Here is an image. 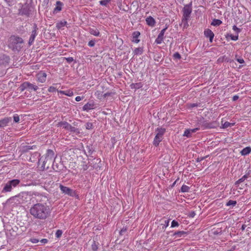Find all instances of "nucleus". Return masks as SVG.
<instances>
[{"mask_svg":"<svg viewBox=\"0 0 251 251\" xmlns=\"http://www.w3.org/2000/svg\"><path fill=\"white\" fill-rule=\"evenodd\" d=\"M50 207L46 203H37L33 205L29 209L30 214L35 219L45 220L51 213Z\"/></svg>","mask_w":251,"mask_h":251,"instance_id":"f257e3e1","label":"nucleus"},{"mask_svg":"<svg viewBox=\"0 0 251 251\" xmlns=\"http://www.w3.org/2000/svg\"><path fill=\"white\" fill-rule=\"evenodd\" d=\"M21 204L28 202L29 201L34 202L35 199L36 201L40 202L44 201L43 199H47V197L43 194L36 192H22L19 194Z\"/></svg>","mask_w":251,"mask_h":251,"instance_id":"f03ea898","label":"nucleus"},{"mask_svg":"<svg viewBox=\"0 0 251 251\" xmlns=\"http://www.w3.org/2000/svg\"><path fill=\"white\" fill-rule=\"evenodd\" d=\"M54 152L51 150H48L47 153L45 156H42L39 160V163L42 164V167L43 168L46 167L47 164V168L50 164H52L54 160Z\"/></svg>","mask_w":251,"mask_h":251,"instance_id":"7ed1b4c3","label":"nucleus"},{"mask_svg":"<svg viewBox=\"0 0 251 251\" xmlns=\"http://www.w3.org/2000/svg\"><path fill=\"white\" fill-rule=\"evenodd\" d=\"M9 42V46L13 50H19L22 47L21 45L23 43V40L21 37L13 36L10 38Z\"/></svg>","mask_w":251,"mask_h":251,"instance_id":"20e7f679","label":"nucleus"},{"mask_svg":"<svg viewBox=\"0 0 251 251\" xmlns=\"http://www.w3.org/2000/svg\"><path fill=\"white\" fill-rule=\"evenodd\" d=\"M20 182V180L18 179H14L8 181L4 184L3 189L1 191L2 193L11 192L13 188H15L19 184Z\"/></svg>","mask_w":251,"mask_h":251,"instance_id":"39448f33","label":"nucleus"},{"mask_svg":"<svg viewBox=\"0 0 251 251\" xmlns=\"http://www.w3.org/2000/svg\"><path fill=\"white\" fill-rule=\"evenodd\" d=\"M157 133L153 140V144L157 146L163 139V136L165 132V129L163 128H157Z\"/></svg>","mask_w":251,"mask_h":251,"instance_id":"423d86ee","label":"nucleus"},{"mask_svg":"<svg viewBox=\"0 0 251 251\" xmlns=\"http://www.w3.org/2000/svg\"><path fill=\"white\" fill-rule=\"evenodd\" d=\"M6 204L12 206L20 204L21 203L19 195L12 197L8 199L6 201Z\"/></svg>","mask_w":251,"mask_h":251,"instance_id":"0eeeda50","label":"nucleus"},{"mask_svg":"<svg viewBox=\"0 0 251 251\" xmlns=\"http://www.w3.org/2000/svg\"><path fill=\"white\" fill-rule=\"evenodd\" d=\"M59 188L63 193L68 195L70 196H75V192L73 189H70L69 187L64 186L61 184L59 185Z\"/></svg>","mask_w":251,"mask_h":251,"instance_id":"6e6552de","label":"nucleus"},{"mask_svg":"<svg viewBox=\"0 0 251 251\" xmlns=\"http://www.w3.org/2000/svg\"><path fill=\"white\" fill-rule=\"evenodd\" d=\"M59 126L71 132H75L77 130L75 127L72 126L68 123L66 122H62L59 123Z\"/></svg>","mask_w":251,"mask_h":251,"instance_id":"1a4fd4ad","label":"nucleus"},{"mask_svg":"<svg viewBox=\"0 0 251 251\" xmlns=\"http://www.w3.org/2000/svg\"><path fill=\"white\" fill-rule=\"evenodd\" d=\"M167 29V27H166L165 28H163L161 30L160 33L158 34L157 38L155 39V42L157 44H161L164 39V35L165 34V32Z\"/></svg>","mask_w":251,"mask_h":251,"instance_id":"9d476101","label":"nucleus"},{"mask_svg":"<svg viewBox=\"0 0 251 251\" xmlns=\"http://www.w3.org/2000/svg\"><path fill=\"white\" fill-rule=\"evenodd\" d=\"M192 12L191 8L188 6H185L183 9V20L187 22Z\"/></svg>","mask_w":251,"mask_h":251,"instance_id":"9b49d317","label":"nucleus"},{"mask_svg":"<svg viewBox=\"0 0 251 251\" xmlns=\"http://www.w3.org/2000/svg\"><path fill=\"white\" fill-rule=\"evenodd\" d=\"M37 77L39 82L44 83L46 80L47 74L44 72H40L37 74Z\"/></svg>","mask_w":251,"mask_h":251,"instance_id":"f8f14e48","label":"nucleus"},{"mask_svg":"<svg viewBox=\"0 0 251 251\" xmlns=\"http://www.w3.org/2000/svg\"><path fill=\"white\" fill-rule=\"evenodd\" d=\"M34 29L32 31L31 34L30 38L29 39L28 44L29 45H31L33 43L35 38L37 34V31L36 29L37 26H36V25H34Z\"/></svg>","mask_w":251,"mask_h":251,"instance_id":"ddd939ff","label":"nucleus"},{"mask_svg":"<svg viewBox=\"0 0 251 251\" xmlns=\"http://www.w3.org/2000/svg\"><path fill=\"white\" fill-rule=\"evenodd\" d=\"M95 108V104L94 102H90L85 104L83 106V110L84 111H88L90 110L94 109Z\"/></svg>","mask_w":251,"mask_h":251,"instance_id":"4468645a","label":"nucleus"},{"mask_svg":"<svg viewBox=\"0 0 251 251\" xmlns=\"http://www.w3.org/2000/svg\"><path fill=\"white\" fill-rule=\"evenodd\" d=\"M11 121V117H5L3 119H1L0 120V127H4L7 126Z\"/></svg>","mask_w":251,"mask_h":251,"instance_id":"2eb2a0df","label":"nucleus"},{"mask_svg":"<svg viewBox=\"0 0 251 251\" xmlns=\"http://www.w3.org/2000/svg\"><path fill=\"white\" fill-rule=\"evenodd\" d=\"M204 34L205 37L209 38V41L212 42L214 36L213 32L209 29L205 30Z\"/></svg>","mask_w":251,"mask_h":251,"instance_id":"dca6fc26","label":"nucleus"},{"mask_svg":"<svg viewBox=\"0 0 251 251\" xmlns=\"http://www.w3.org/2000/svg\"><path fill=\"white\" fill-rule=\"evenodd\" d=\"M147 24L150 26L153 27L155 25V21L151 16H149L146 19Z\"/></svg>","mask_w":251,"mask_h":251,"instance_id":"f3484780","label":"nucleus"},{"mask_svg":"<svg viewBox=\"0 0 251 251\" xmlns=\"http://www.w3.org/2000/svg\"><path fill=\"white\" fill-rule=\"evenodd\" d=\"M27 89L31 91L32 90H33L34 91H36L38 89V87L37 85H34L33 84L30 83L29 82H25Z\"/></svg>","mask_w":251,"mask_h":251,"instance_id":"a211bd4d","label":"nucleus"},{"mask_svg":"<svg viewBox=\"0 0 251 251\" xmlns=\"http://www.w3.org/2000/svg\"><path fill=\"white\" fill-rule=\"evenodd\" d=\"M140 35V33L139 31H135L133 33V40L132 42L135 43H138L139 42L140 40L138 39V37Z\"/></svg>","mask_w":251,"mask_h":251,"instance_id":"6ab92c4d","label":"nucleus"},{"mask_svg":"<svg viewBox=\"0 0 251 251\" xmlns=\"http://www.w3.org/2000/svg\"><path fill=\"white\" fill-rule=\"evenodd\" d=\"M58 93L63 94L69 97H72L74 95L73 92L71 90H68L66 91H57Z\"/></svg>","mask_w":251,"mask_h":251,"instance_id":"aec40b11","label":"nucleus"},{"mask_svg":"<svg viewBox=\"0 0 251 251\" xmlns=\"http://www.w3.org/2000/svg\"><path fill=\"white\" fill-rule=\"evenodd\" d=\"M187 235V232L184 231H176L174 233V236L176 237H184Z\"/></svg>","mask_w":251,"mask_h":251,"instance_id":"412c9836","label":"nucleus"},{"mask_svg":"<svg viewBox=\"0 0 251 251\" xmlns=\"http://www.w3.org/2000/svg\"><path fill=\"white\" fill-rule=\"evenodd\" d=\"M251 152V148L250 147H247L244 148L240 152L242 155H247Z\"/></svg>","mask_w":251,"mask_h":251,"instance_id":"4be33fe9","label":"nucleus"},{"mask_svg":"<svg viewBox=\"0 0 251 251\" xmlns=\"http://www.w3.org/2000/svg\"><path fill=\"white\" fill-rule=\"evenodd\" d=\"M62 2H60V1H57L56 2V6L55 8L54 9L53 12L54 13H56L58 12L61 11L62 9Z\"/></svg>","mask_w":251,"mask_h":251,"instance_id":"5701e85b","label":"nucleus"},{"mask_svg":"<svg viewBox=\"0 0 251 251\" xmlns=\"http://www.w3.org/2000/svg\"><path fill=\"white\" fill-rule=\"evenodd\" d=\"M89 32L90 34L95 36H99L100 35V32L98 29L97 28H90L89 29Z\"/></svg>","mask_w":251,"mask_h":251,"instance_id":"b1692460","label":"nucleus"},{"mask_svg":"<svg viewBox=\"0 0 251 251\" xmlns=\"http://www.w3.org/2000/svg\"><path fill=\"white\" fill-rule=\"evenodd\" d=\"M67 23L66 21H61L57 23L56 27L58 29H61L66 25Z\"/></svg>","mask_w":251,"mask_h":251,"instance_id":"393cba45","label":"nucleus"},{"mask_svg":"<svg viewBox=\"0 0 251 251\" xmlns=\"http://www.w3.org/2000/svg\"><path fill=\"white\" fill-rule=\"evenodd\" d=\"M222 23V22L220 20L215 19L212 21L211 24L213 26H219L221 25Z\"/></svg>","mask_w":251,"mask_h":251,"instance_id":"a878e982","label":"nucleus"},{"mask_svg":"<svg viewBox=\"0 0 251 251\" xmlns=\"http://www.w3.org/2000/svg\"><path fill=\"white\" fill-rule=\"evenodd\" d=\"M143 50L142 48H135L133 51L134 54L140 55L143 53Z\"/></svg>","mask_w":251,"mask_h":251,"instance_id":"bb28decb","label":"nucleus"},{"mask_svg":"<svg viewBox=\"0 0 251 251\" xmlns=\"http://www.w3.org/2000/svg\"><path fill=\"white\" fill-rule=\"evenodd\" d=\"M226 37H230L232 40L237 41L238 39V34H236V35H234L231 34H227Z\"/></svg>","mask_w":251,"mask_h":251,"instance_id":"cd10ccee","label":"nucleus"},{"mask_svg":"<svg viewBox=\"0 0 251 251\" xmlns=\"http://www.w3.org/2000/svg\"><path fill=\"white\" fill-rule=\"evenodd\" d=\"M95 95L99 100L103 99V94L100 91H97L95 93Z\"/></svg>","mask_w":251,"mask_h":251,"instance_id":"c85d7f7f","label":"nucleus"},{"mask_svg":"<svg viewBox=\"0 0 251 251\" xmlns=\"http://www.w3.org/2000/svg\"><path fill=\"white\" fill-rule=\"evenodd\" d=\"M57 84H53V86H50L48 89L49 92H55L57 91Z\"/></svg>","mask_w":251,"mask_h":251,"instance_id":"c756f323","label":"nucleus"},{"mask_svg":"<svg viewBox=\"0 0 251 251\" xmlns=\"http://www.w3.org/2000/svg\"><path fill=\"white\" fill-rule=\"evenodd\" d=\"M234 125V123H230L228 122H225L224 124H222V126L223 128H226L228 127H231Z\"/></svg>","mask_w":251,"mask_h":251,"instance_id":"7c9ffc66","label":"nucleus"},{"mask_svg":"<svg viewBox=\"0 0 251 251\" xmlns=\"http://www.w3.org/2000/svg\"><path fill=\"white\" fill-rule=\"evenodd\" d=\"M190 189L189 187L186 185H183L181 188V191L182 192H187Z\"/></svg>","mask_w":251,"mask_h":251,"instance_id":"2f4dec72","label":"nucleus"},{"mask_svg":"<svg viewBox=\"0 0 251 251\" xmlns=\"http://www.w3.org/2000/svg\"><path fill=\"white\" fill-rule=\"evenodd\" d=\"M248 178V176L245 175L244 176H243L241 178H240L239 180H238L236 182V184H239L240 183H241L242 182H243L245 179H246L247 178Z\"/></svg>","mask_w":251,"mask_h":251,"instance_id":"473e14b6","label":"nucleus"},{"mask_svg":"<svg viewBox=\"0 0 251 251\" xmlns=\"http://www.w3.org/2000/svg\"><path fill=\"white\" fill-rule=\"evenodd\" d=\"M21 13L22 14H24L26 15H28L29 14L28 9L26 8H23L21 11Z\"/></svg>","mask_w":251,"mask_h":251,"instance_id":"72a5a7b5","label":"nucleus"},{"mask_svg":"<svg viewBox=\"0 0 251 251\" xmlns=\"http://www.w3.org/2000/svg\"><path fill=\"white\" fill-rule=\"evenodd\" d=\"M236 204V201H235L230 200L226 204V206H234Z\"/></svg>","mask_w":251,"mask_h":251,"instance_id":"f704fd0d","label":"nucleus"},{"mask_svg":"<svg viewBox=\"0 0 251 251\" xmlns=\"http://www.w3.org/2000/svg\"><path fill=\"white\" fill-rule=\"evenodd\" d=\"M19 88H20V90L21 91H24L25 89H27V87H26V85L25 82L23 83H22L21 85V86H20Z\"/></svg>","mask_w":251,"mask_h":251,"instance_id":"c9c22d12","label":"nucleus"},{"mask_svg":"<svg viewBox=\"0 0 251 251\" xmlns=\"http://www.w3.org/2000/svg\"><path fill=\"white\" fill-rule=\"evenodd\" d=\"M191 132H190V131L189 130V129H186L185 130L184 133H183V136H186L187 137H191Z\"/></svg>","mask_w":251,"mask_h":251,"instance_id":"e433bc0d","label":"nucleus"},{"mask_svg":"<svg viewBox=\"0 0 251 251\" xmlns=\"http://www.w3.org/2000/svg\"><path fill=\"white\" fill-rule=\"evenodd\" d=\"M232 29L236 32L237 34H238L241 32V29L237 27L236 25H234L232 26Z\"/></svg>","mask_w":251,"mask_h":251,"instance_id":"4c0bfd02","label":"nucleus"},{"mask_svg":"<svg viewBox=\"0 0 251 251\" xmlns=\"http://www.w3.org/2000/svg\"><path fill=\"white\" fill-rule=\"evenodd\" d=\"M179 226V224L177 221H176L175 220H173L172 222L171 227H177V226Z\"/></svg>","mask_w":251,"mask_h":251,"instance_id":"58836bf2","label":"nucleus"},{"mask_svg":"<svg viewBox=\"0 0 251 251\" xmlns=\"http://www.w3.org/2000/svg\"><path fill=\"white\" fill-rule=\"evenodd\" d=\"M63 233V232L61 230H57L55 233V236L57 238H59L61 236L62 234Z\"/></svg>","mask_w":251,"mask_h":251,"instance_id":"ea45409f","label":"nucleus"},{"mask_svg":"<svg viewBox=\"0 0 251 251\" xmlns=\"http://www.w3.org/2000/svg\"><path fill=\"white\" fill-rule=\"evenodd\" d=\"M14 121L15 123H18L20 121V118L17 114H15L13 116Z\"/></svg>","mask_w":251,"mask_h":251,"instance_id":"a19ab883","label":"nucleus"},{"mask_svg":"<svg viewBox=\"0 0 251 251\" xmlns=\"http://www.w3.org/2000/svg\"><path fill=\"white\" fill-rule=\"evenodd\" d=\"M92 127H93V125H92V123H87L86 124V129H92Z\"/></svg>","mask_w":251,"mask_h":251,"instance_id":"79ce46f5","label":"nucleus"},{"mask_svg":"<svg viewBox=\"0 0 251 251\" xmlns=\"http://www.w3.org/2000/svg\"><path fill=\"white\" fill-rule=\"evenodd\" d=\"M95 45V41L94 40H91L88 42V46L90 47H93Z\"/></svg>","mask_w":251,"mask_h":251,"instance_id":"37998d69","label":"nucleus"},{"mask_svg":"<svg viewBox=\"0 0 251 251\" xmlns=\"http://www.w3.org/2000/svg\"><path fill=\"white\" fill-rule=\"evenodd\" d=\"M174 58L176 59H180L181 58V56L178 52H176L174 54Z\"/></svg>","mask_w":251,"mask_h":251,"instance_id":"c03bdc74","label":"nucleus"},{"mask_svg":"<svg viewBox=\"0 0 251 251\" xmlns=\"http://www.w3.org/2000/svg\"><path fill=\"white\" fill-rule=\"evenodd\" d=\"M92 249L93 251H96L98 249V246L95 244V243H94V244L92 245Z\"/></svg>","mask_w":251,"mask_h":251,"instance_id":"a18cd8bd","label":"nucleus"},{"mask_svg":"<svg viewBox=\"0 0 251 251\" xmlns=\"http://www.w3.org/2000/svg\"><path fill=\"white\" fill-rule=\"evenodd\" d=\"M133 85H134V87L135 89H139V88H140L142 86L141 83H136V84H133Z\"/></svg>","mask_w":251,"mask_h":251,"instance_id":"49530a36","label":"nucleus"},{"mask_svg":"<svg viewBox=\"0 0 251 251\" xmlns=\"http://www.w3.org/2000/svg\"><path fill=\"white\" fill-rule=\"evenodd\" d=\"M30 241L32 243L34 244H36L39 242V240L36 238L31 239Z\"/></svg>","mask_w":251,"mask_h":251,"instance_id":"de8ad7c7","label":"nucleus"},{"mask_svg":"<svg viewBox=\"0 0 251 251\" xmlns=\"http://www.w3.org/2000/svg\"><path fill=\"white\" fill-rule=\"evenodd\" d=\"M237 61L239 63H241V64H242V63H244V60L243 58H238V59H237Z\"/></svg>","mask_w":251,"mask_h":251,"instance_id":"09e8293b","label":"nucleus"},{"mask_svg":"<svg viewBox=\"0 0 251 251\" xmlns=\"http://www.w3.org/2000/svg\"><path fill=\"white\" fill-rule=\"evenodd\" d=\"M189 129L190 131V132H191V133H193L195 132L196 131H197L198 130V128H196Z\"/></svg>","mask_w":251,"mask_h":251,"instance_id":"8fccbe9b","label":"nucleus"},{"mask_svg":"<svg viewBox=\"0 0 251 251\" xmlns=\"http://www.w3.org/2000/svg\"><path fill=\"white\" fill-rule=\"evenodd\" d=\"M82 99V98H81V97H80V96H77V97L75 98V100H76V101H80Z\"/></svg>","mask_w":251,"mask_h":251,"instance_id":"3c124183","label":"nucleus"},{"mask_svg":"<svg viewBox=\"0 0 251 251\" xmlns=\"http://www.w3.org/2000/svg\"><path fill=\"white\" fill-rule=\"evenodd\" d=\"M41 242L43 244H46L48 242V240L46 239H43L41 240Z\"/></svg>","mask_w":251,"mask_h":251,"instance_id":"603ef678","label":"nucleus"},{"mask_svg":"<svg viewBox=\"0 0 251 251\" xmlns=\"http://www.w3.org/2000/svg\"><path fill=\"white\" fill-rule=\"evenodd\" d=\"M109 95H110V93H106L103 94V99L106 98V97H107Z\"/></svg>","mask_w":251,"mask_h":251,"instance_id":"864d4df0","label":"nucleus"},{"mask_svg":"<svg viewBox=\"0 0 251 251\" xmlns=\"http://www.w3.org/2000/svg\"><path fill=\"white\" fill-rule=\"evenodd\" d=\"M238 98H239V97H238V96H233V100H237L238 99Z\"/></svg>","mask_w":251,"mask_h":251,"instance_id":"5fc2aeb1","label":"nucleus"},{"mask_svg":"<svg viewBox=\"0 0 251 251\" xmlns=\"http://www.w3.org/2000/svg\"><path fill=\"white\" fill-rule=\"evenodd\" d=\"M165 223H166V226H168L169 225V220L166 221Z\"/></svg>","mask_w":251,"mask_h":251,"instance_id":"6e6d98bb","label":"nucleus"},{"mask_svg":"<svg viewBox=\"0 0 251 251\" xmlns=\"http://www.w3.org/2000/svg\"><path fill=\"white\" fill-rule=\"evenodd\" d=\"M197 106V105L196 104H195V103H193V104H191V106L192 107H195V106Z\"/></svg>","mask_w":251,"mask_h":251,"instance_id":"4d7b16f0","label":"nucleus"},{"mask_svg":"<svg viewBox=\"0 0 251 251\" xmlns=\"http://www.w3.org/2000/svg\"><path fill=\"white\" fill-rule=\"evenodd\" d=\"M245 225H243L242 226V229L243 230H244L245 228Z\"/></svg>","mask_w":251,"mask_h":251,"instance_id":"13d9d810","label":"nucleus"},{"mask_svg":"<svg viewBox=\"0 0 251 251\" xmlns=\"http://www.w3.org/2000/svg\"><path fill=\"white\" fill-rule=\"evenodd\" d=\"M124 231H125V230H124L123 229H122V230H121V232H124Z\"/></svg>","mask_w":251,"mask_h":251,"instance_id":"bf43d9fd","label":"nucleus"}]
</instances>
